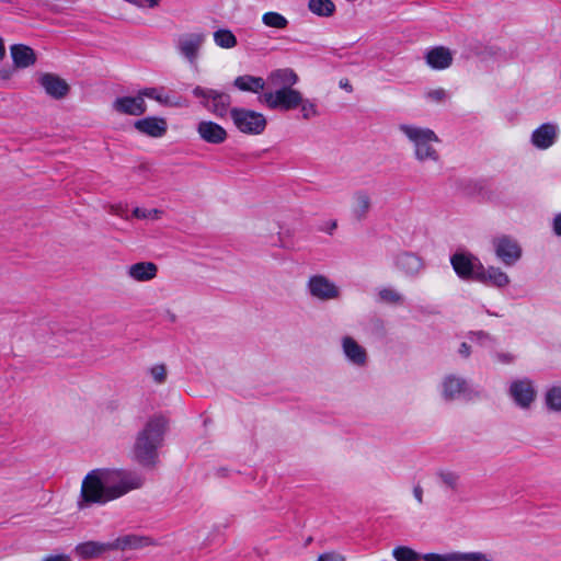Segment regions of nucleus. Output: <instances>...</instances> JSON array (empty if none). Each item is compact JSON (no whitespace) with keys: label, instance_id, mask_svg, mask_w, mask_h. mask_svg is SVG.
<instances>
[{"label":"nucleus","instance_id":"f257e3e1","mask_svg":"<svg viewBox=\"0 0 561 561\" xmlns=\"http://www.w3.org/2000/svg\"><path fill=\"white\" fill-rule=\"evenodd\" d=\"M144 478L131 471L95 469L83 479L78 501L79 508L90 507L93 504H105L126 493L140 489Z\"/></svg>","mask_w":561,"mask_h":561},{"label":"nucleus","instance_id":"f03ea898","mask_svg":"<svg viewBox=\"0 0 561 561\" xmlns=\"http://www.w3.org/2000/svg\"><path fill=\"white\" fill-rule=\"evenodd\" d=\"M167 430V420L163 416L151 417L138 433L134 447L133 458L144 467H153L158 459V448L162 445Z\"/></svg>","mask_w":561,"mask_h":561},{"label":"nucleus","instance_id":"7ed1b4c3","mask_svg":"<svg viewBox=\"0 0 561 561\" xmlns=\"http://www.w3.org/2000/svg\"><path fill=\"white\" fill-rule=\"evenodd\" d=\"M458 277L473 279L482 284L497 288L505 287L510 278L499 267L489 266L484 268L480 260L458 249Z\"/></svg>","mask_w":561,"mask_h":561},{"label":"nucleus","instance_id":"20e7f679","mask_svg":"<svg viewBox=\"0 0 561 561\" xmlns=\"http://www.w3.org/2000/svg\"><path fill=\"white\" fill-rule=\"evenodd\" d=\"M399 129L413 142L415 148V157L419 161H437L438 152L433 147L434 142H438L437 135L430 128L417 127L414 125L402 124Z\"/></svg>","mask_w":561,"mask_h":561},{"label":"nucleus","instance_id":"39448f33","mask_svg":"<svg viewBox=\"0 0 561 561\" xmlns=\"http://www.w3.org/2000/svg\"><path fill=\"white\" fill-rule=\"evenodd\" d=\"M259 102L272 111L288 112L301 104V92L294 88L264 91L259 95Z\"/></svg>","mask_w":561,"mask_h":561},{"label":"nucleus","instance_id":"423d86ee","mask_svg":"<svg viewBox=\"0 0 561 561\" xmlns=\"http://www.w3.org/2000/svg\"><path fill=\"white\" fill-rule=\"evenodd\" d=\"M192 93L201 100V104L207 111L217 117L224 118L231 111V96L226 92L197 85L193 89Z\"/></svg>","mask_w":561,"mask_h":561},{"label":"nucleus","instance_id":"0eeeda50","mask_svg":"<svg viewBox=\"0 0 561 561\" xmlns=\"http://www.w3.org/2000/svg\"><path fill=\"white\" fill-rule=\"evenodd\" d=\"M234 126L243 134L259 135L266 127L263 114L243 107H232L230 111Z\"/></svg>","mask_w":561,"mask_h":561},{"label":"nucleus","instance_id":"6e6552de","mask_svg":"<svg viewBox=\"0 0 561 561\" xmlns=\"http://www.w3.org/2000/svg\"><path fill=\"white\" fill-rule=\"evenodd\" d=\"M205 38V34L202 32L182 34L175 42L176 50L190 65L196 66Z\"/></svg>","mask_w":561,"mask_h":561},{"label":"nucleus","instance_id":"1a4fd4ad","mask_svg":"<svg viewBox=\"0 0 561 561\" xmlns=\"http://www.w3.org/2000/svg\"><path fill=\"white\" fill-rule=\"evenodd\" d=\"M496 257L506 266L514 265L522 256V248L510 237L502 236L493 241Z\"/></svg>","mask_w":561,"mask_h":561},{"label":"nucleus","instance_id":"9d476101","mask_svg":"<svg viewBox=\"0 0 561 561\" xmlns=\"http://www.w3.org/2000/svg\"><path fill=\"white\" fill-rule=\"evenodd\" d=\"M558 134L559 127L556 123H543L531 133L530 142L535 148L546 150L554 145Z\"/></svg>","mask_w":561,"mask_h":561},{"label":"nucleus","instance_id":"9b49d317","mask_svg":"<svg viewBox=\"0 0 561 561\" xmlns=\"http://www.w3.org/2000/svg\"><path fill=\"white\" fill-rule=\"evenodd\" d=\"M310 294L320 300L337 298V287L323 275H314L308 282Z\"/></svg>","mask_w":561,"mask_h":561},{"label":"nucleus","instance_id":"f8f14e48","mask_svg":"<svg viewBox=\"0 0 561 561\" xmlns=\"http://www.w3.org/2000/svg\"><path fill=\"white\" fill-rule=\"evenodd\" d=\"M134 127L142 135L160 138L167 134L168 123L163 117L148 116L136 121Z\"/></svg>","mask_w":561,"mask_h":561},{"label":"nucleus","instance_id":"ddd939ff","mask_svg":"<svg viewBox=\"0 0 561 561\" xmlns=\"http://www.w3.org/2000/svg\"><path fill=\"white\" fill-rule=\"evenodd\" d=\"M510 394L518 407L528 408L535 398V390L530 380L518 379L511 383Z\"/></svg>","mask_w":561,"mask_h":561},{"label":"nucleus","instance_id":"4468645a","mask_svg":"<svg viewBox=\"0 0 561 561\" xmlns=\"http://www.w3.org/2000/svg\"><path fill=\"white\" fill-rule=\"evenodd\" d=\"M113 108L121 114L139 116L147 111V105L139 91L137 96L117 98Z\"/></svg>","mask_w":561,"mask_h":561},{"label":"nucleus","instance_id":"2eb2a0df","mask_svg":"<svg viewBox=\"0 0 561 561\" xmlns=\"http://www.w3.org/2000/svg\"><path fill=\"white\" fill-rule=\"evenodd\" d=\"M38 82L45 92L56 100H60L69 93L68 83L57 75L43 73L39 77Z\"/></svg>","mask_w":561,"mask_h":561},{"label":"nucleus","instance_id":"dca6fc26","mask_svg":"<svg viewBox=\"0 0 561 561\" xmlns=\"http://www.w3.org/2000/svg\"><path fill=\"white\" fill-rule=\"evenodd\" d=\"M111 542L113 551L137 550L154 545L152 538L137 534L119 536Z\"/></svg>","mask_w":561,"mask_h":561},{"label":"nucleus","instance_id":"f3484780","mask_svg":"<svg viewBox=\"0 0 561 561\" xmlns=\"http://www.w3.org/2000/svg\"><path fill=\"white\" fill-rule=\"evenodd\" d=\"M197 133L204 141L213 145L222 144L228 136L222 126L211 121L199 122L197 125Z\"/></svg>","mask_w":561,"mask_h":561},{"label":"nucleus","instance_id":"a211bd4d","mask_svg":"<svg viewBox=\"0 0 561 561\" xmlns=\"http://www.w3.org/2000/svg\"><path fill=\"white\" fill-rule=\"evenodd\" d=\"M424 58L426 64L435 70L448 68L451 66L454 60L453 53L444 46H436L428 49L425 53Z\"/></svg>","mask_w":561,"mask_h":561},{"label":"nucleus","instance_id":"6ab92c4d","mask_svg":"<svg viewBox=\"0 0 561 561\" xmlns=\"http://www.w3.org/2000/svg\"><path fill=\"white\" fill-rule=\"evenodd\" d=\"M299 78L297 73L290 68H282L272 71L267 76V84L274 90L293 88Z\"/></svg>","mask_w":561,"mask_h":561},{"label":"nucleus","instance_id":"aec40b11","mask_svg":"<svg viewBox=\"0 0 561 561\" xmlns=\"http://www.w3.org/2000/svg\"><path fill=\"white\" fill-rule=\"evenodd\" d=\"M75 551L81 559L88 560L102 557L106 552L113 551V549L112 542L90 540L79 543Z\"/></svg>","mask_w":561,"mask_h":561},{"label":"nucleus","instance_id":"412c9836","mask_svg":"<svg viewBox=\"0 0 561 561\" xmlns=\"http://www.w3.org/2000/svg\"><path fill=\"white\" fill-rule=\"evenodd\" d=\"M11 57L16 68H27L36 62L33 48L23 44H14L10 47Z\"/></svg>","mask_w":561,"mask_h":561},{"label":"nucleus","instance_id":"4be33fe9","mask_svg":"<svg viewBox=\"0 0 561 561\" xmlns=\"http://www.w3.org/2000/svg\"><path fill=\"white\" fill-rule=\"evenodd\" d=\"M158 266L153 262H138L131 264L127 275L136 282H148L157 276Z\"/></svg>","mask_w":561,"mask_h":561},{"label":"nucleus","instance_id":"5701e85b","mask_svg":"<svg viewBox=\"0 0 561 561\" xmlns=\"http://www.w3.org/2000/svg\"><path fill=\"white\" fill-rule=\"evenodd\" d=\"M342 345L346 357L352 363L355 365H364L366 363V351L354 339L345 336Z\"/></svg>","mask_w":561,"mask_h":561},{"label":"nucleus","instance_id":"b1692460","mask_svg":"<svg viewBox=\"0 0 561 561\" xmlns=\"http://www.w3.org/2000/svg\"><path fill=\"white\" fill-rule=\"evenodd\" d=\"M265 84L263 78L250 75L239 76L233 81V85L239 90L252 93L264 91Z\"/></svg>","mask_w":561,"mask_h":561},{"label":"nucleus","instance_id":"393cba45","mask_svg":"<svg viewBox=\"0 0 561 561\" xmlns=\"http://www.w3.org/2000/svg\"><path fill=\"white\" fill-rule=\"evenodd\" d=\"M397 266L407 275H416L424 266L421 257L413 253H403L397 257Z\"/></svg>","mask_w":561,"mask_h":561},{"label":"nucleus","instance_id":"a878e982","mask_svg":"<svg viewBox=\"0 0 561 561\" xmlns=\"http://www.w3.org/2000/svg\"><path fill=\"white\" fill-rule=\"evenodd\" d=\"M371 201L366 192L359 191L354 195L352 215L358 221L365 219L370 210Z\"/></svg>","mask_w":561,"mask_h":561},{"label":"nucleus","instance_id":"bb28decb","mask_svg":"<svg viewBox=\"0 0 561 561\" xmlns=\"http://www.w3.org/2000/svg\"><path fill=\"white\" fill-rule=\"evenodd\" d=\"M308 9L321 18H330L335 13V4L332 0H309Z\"/></svg>","mask_w":561,"mask_h":561},{"label":"nucleus","instance_id":"cd10ccee","mask_svg":"<svg viewBox=\"0 0 561 561\" xmlns=\"http://www.w3.org/2000/svg\"><path fill=\"white\" fill-rule=\"evenodd\" d=\"M214 41L221 48H233L238 44L234 34L227 28L216 31L214 33Z\"/></svg>","mask_w":561,"mask_h":561},{"label":"nucleus","instance_id":"c85d7f7f","mask_svg":"<svg viewBox=\"0 0 561 561\" xmlns=\"http://www.w3.org/2000/svg\"><path fill=\"white\" fill-rule=\"evenodd\" d=\"M140 94L142 95V99L146 96V98H149V99H152V100L159 102L162 105H172V106L179 105L178 102H172L170 96L163 93L162 88L161 89L145 88V89L140 90Z\"/></svg>","mask_w":561,"mask_h":561},{"label":"nucleus","instance_id":"c756f323","mask_svg":"<svg viewBox=\"0 0 561 561\" xmlns=\"http://www.w3.org/2000/svg\"><path fill=\"white\" fill-rule=\"evenodd\" d=\"M392 556L397 561H422L423 554L417 553L407 546H398L393 549Z\"/></svg>","mask_w":561,"mask_h":561},{"label":"nucleus","instance_id":"7c9ffc66","mask_svg":"<svg viewBox=\"0 0 561 561\" xmlns=\"http://www.w3.org/2000/svg\"><path fill=\"white\" fill-rule=\"evenodd\" d=\"M262 21L266 26L274 28H285L288 25L287 19L278 12L264 13Z\"/></svg>","mask_w":561,"mask_h":561},{"label":"nucleus","instance_id":"2f4dec72","mask_svg":"<svg viewBox=\"0 0 561 561\" xmlns=\"http://www.w3.org/2000/svg\"><path fill=\"white\" fill-rule=\"evenodd\" d=\"M546 403L550 410L561 411V387H552L547 391Z\"/></svg>","mask_w":561,"mask_h":561},{"label":"nucleus","instance_id":"473e14b6","mask_svg":"<svg viewBox=\"0 0 561 561\" xmlns=\"http://www.w3.org/2000/svg\"><path fill=\"white\" fill-rule=\"evenodd\" d=\"M450 98V94H448L443 88L432 89L428 90L425 93V99L435 104H440L446 102Z\"/></svg>","mask_w":561,"mask_h":561},{"label":"nucleus","instance_id":"72a5a7b5","mask_svg":"<svg viewBox=\"0 0 561 561\" xmlns=\"http://www.w3.org/2000/svg\"><path fill=\"white\" fill-rule=\"evenodd\" d=\"M298 107H300L302 118H305V119H310V118L319 115L317 105L312 101H310L308 99H304L302 95H301V104H299Z\"/></svg>","mask_w":561,"mask_h":561},{"label":"nucleus","instance_id":"f704fd0d","mask_svg":"<svg viewBox=\"0 0 561 561\" xmlns=\"http://www.w3.org/2000/svg\"><path fill=\"white\" fill-rule=\"evenodd\" d=\"M378 295L381 301L388 304H400L402 301L401 295L392 288H382Z\"/></svg>","mask_w":561,"mask_h":561},{"label":"nucleus","instance_id":"c9c22d12","mask_svg":"<svg viewBox=\"0 0 561 561\" xmlns=\"http://www.w3.org/2000/svg\"><path fill=\"white\" fill-rule=\"evenodd\" d=\"M458 561H492V559L482 552H458Z\"/></svg>","mask_w":561,"mask_h":561},{"label":"nucleus","instance_id":"e433bc0d","mask_svg":"<svg viewBox=\"0 0 561 561\" xmlns=\"http://www.w3.org/2000/svg\"><path fill=\"white\" fill-rule=\"evenodd\" d=\"M422 561H456V552L446 554L426 553L423 554Z\"/></svg>","mask_w":561,"mask_h":561},{"label":"nucleus","instance_id":"4c0bfd02","mask_svg":"<svg viewBox=\"0 0 561 561\" xmlns=\"http://www.w3.org/2000/svg\"><path fill=\"white\" fill-rule=\"evenodd\" d=\"M455 392H456V387L454 385V378L451 376L447 377L444 382V389H443L444 398L448 401H451V400H454Z\"/></svg>","mask_w":561,"mask_h":561},{"label":"nucleus","instance_id":"58836bf2","mask_svg":"<svg viewBox=\"0 0 561 561\" xmlns=\"http://www.w3.org/2000/svg\"><path fill=\"white\" fill-rule=\"evenodd\" d=\"M151 375L156 382L162 383L167 378V368L164 365H156L151 368Z\"/></svg>","mask_w":561,"mask_h":561},{"label":"nucleus","instance_id":"ea45409f","mask_svg":"<svg viewBox=\"0 0 561 561\" xmlns=\"http://www.w3.org/2000/svg\"><path fill=\"white\" fill-rule=\"evenodd\" d=\"M317 561H346V558L336 551H329L321 553Z\"/></svg>","mask_w":561,"mask_h":561},{"label":"nucleus","instance_id":"a19ab883","mask_svg":"<svg viewBox=\"0 0 561 561\" xmlns=\"http://www.w3.org/2000/svg\"><path fill=\"white\" fill-rule=\"evenodd\" d=\"M469 340L478 345H485L491 339L488 334L480 331L471 332L469 335Z\"/></svg>","mask_w":561,"mask_h":561},{"label":"nucleus","instance_id":"79ce46f5","mask_svg":"<svg viewBox=\"0 0 561 561\" xmlns=\"http://www.w3.org/2000/svg\"><path fill=\"white\" fill-rule=\"evenodd\" d=\"M151 213L153 214H157L158 210L157 209H153V210H150V211H147L146 209H141L139 207H136L134 210H133V215L136 217V218H147L151 215Z\"/></svg>","mask_w":561,"mask_h":561},{"label":"nucleus","instance_id":"37998d69","mask_svg":"<svg viewBox=\"0 0 561 561\" xmlns=\"http://www.w3.org/2000/svg\"><path fill=\"white\" fill-rule=\"evenodd\" d=\"M552 229L557 236L561 237V213L553 218Z\"/></svg>","mask_w":561,"mask_h":561},{"label":"nucleus","instance_id":"c03bdc74","mask_svg":"<svg viewBox=\"0 0 561 561\" xmlns=\"http://www.w3.org/2000/svg\"><path fill=\"white\" fill-rule=\"evenodd\" d=\"M44 561H71L70 557L67 554H56V556H49L44 559Z\"/></svg>","mask_w":561,"mask_h":561},{"label":"nucleus","instance_id":"a18cd8bd","mask_svg":"<svg viewBox=\"0 0 561 561\" xmlns=\"http://www.w3.org/2000/svg\"><path fill=\"white\" fill-rule=\"evenodd\" d=\"M13 76V69L11 68H2L0 70V79L1 80H9Z\"/></svg>","mask_w":561,"mask_h":561},{"label":"nucleus","instance_id":"49530a36","mask_svg":"<svg viewBox=\"0 0 561 561\" xmlns=\"http://www.w3.org/2000/svg\"><path fill=\"white\" fill-rule=\"evenodd\" d=\"M413 493L419 503L423 502V490L420 485L414 486Z\"/></svg>","mask_w":561,"mask_h":561},{"label":"nucleus","instance_id":"de8ad7c7","mask_svg":"<svg viewBox=\"0 0 561 561\" xmlns=\"http://www.w3.org/2000/svg\"><path fill=\"white\" fill-rule=\"evenodd\" d=\"M466 387H467V383L465 380H460L458 379V388H457V391H458V399L462 396H465V391H466Z\"/></svg>","mask_w":561,"mask_h":561},{"label":"nucleus","instance_id":"09e8293b","mask_svg":"<svg viewBox=\"0 0 561 561\" xmlns=\"http://www.w3.org/2000/svg\"><path fill=\"white\" fill-rule=\"evenodd\" d=\"M340 87L342 89H344L345 91H347L348 93L353 92V87H352L351 82L348 81V79H342L340 81Z\"/></svg>","mask_w":561,"mask_h":561},{"label":"nucleus","instance_id":"8fccbe9b","mask_svg":"<svg viewBox=\"0 0 561 561\" xmlns=\"http://www.w3.org/2000/svg\"><path fill=\"white\" fill-rule=\"evenodd\" d=\"M458 352L466 357L469 356L470 355V345H468L466 342L461 343V346L458 350Z\"/></svg>","mask_w":561,"mask_h":561},{"label":"nucleus","instance_id":"3c124183","mask_svg":"<svg viewBox=\"0 0 561 561\" xmlns=\"http://www.w3.org/2000/svg\"><path fill=\"white\" fill-rule=\"evenodd\" d=\"M480 49H481V46L477 45L474 47V55H477L481 61H484V60H486L485 51H481Z\"/></svg>","mask_w":561,"mask_h":561},{"label":"nucleus","instance_id":"603ef678","mask_svg":"<svg viewBox=\"0 0 561 561\" xmlns=\"http://www.w3.org/2000/svg\"><path fill=\"white\" fill-rule=\"evenodd\" d=\"M5 56V47L3 39L0 37V60H2Z\"/></svg>","mask_w":561,"mask_h":561},{"label":"nucleus","instance_id":"864d4df0","mask_svg":"<svg viewBox=\"0 0 561 561\" xmlns=\"http://www.w3.org/2000/svg\"><path fill=\"white\" fill-rule=\"evenodd\" d=\"M497 357L502 363H510L512 360V357L507 354H500Z\"/></svg>","mask_w":561,"mask_h":561},{"label":"nucleus","instance_id":"5fc2aeb1","mask_svg":"<svg viewBox=\"0 0 561 561\" xmlns=\"http://www.w3.org/2000/svg\"><path fill=\"white\" fill-rule=\"evenodd\" d=\"M456 262H457V259H456V252L453 253L450 255V265L453 266V268L456 271Z\"/></svg>","mask_w":561,"mask_h":561},{"label":"nucleus","instance_id":"6e6d98bb","mask_svg":"<svg viewBox=\"0 0 561 561\" xmlns=\"http://www.w3.org/2000/svg\"><path fill=\"white\" fill-rule=\"evenodd\" d=\"M330 228L335 229L336 228V222L333 221L332 225H330Z\"/></svg>","mask_w":561,"mask_h":561},{"label":"nucleus","instance_id":"4d7b16f0","mask_svg":"<svg viewBox=\"0 0 561 561\" xmlns=\"http://www.w3.org/2000/svg\"><path fill=\"white\" fill-rule=\"evenodd\" d=\"M330 228L335 229L336 228V222L333 221L332 225H330Z\"/></svg>","mask_w":561,"mask_h":561},{"label":"nucleus","instance_id":"13d9d810","mask_svg":"<svg viewBox=\"0 0 561 561\" xmlns=\"http://www.w3.org/2000/svg\"><path fill=\"white\" fill-rule=\"evenodd\" d=\"M466 58H470L471 57V54H467L465 55Z\"/></svg>","mask_w":561,"mask_h":561},{"label":"nucleus","instance_id":"bf43d9fd","mask_svg":"<svg viewBox=\"0 0 561 561\" xmlns=\"http://www.w3.org/2000/svg\"><path fill=\"white\" fill-rule=\"evenodd\" d=\"M113 211H114L116 215H121V214H119V211H117V210H114V209H113Z\"/></svg>","mask_w":561,"mask_h":561}]
</instances>
